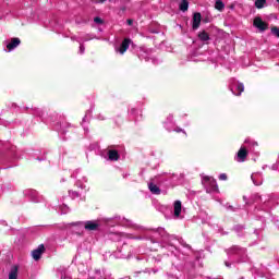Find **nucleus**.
I'll return each mask as SVG.
<instances>
[{
    "mask_svg": "<svg viewBox=\"0 0 279 279\" xmlns=\"http://www.w3.org/2000/svg\"><path fill=\"white\" fill-rule=\"evenodd\" d=\"M245 158H247V149L242 146L235 157L236 162H245Z\"/></svg>",
    "mask_w": 279,
    "mask_h": 279,
    "instance_id": "obj_9",
    "label": "nucleus"
},
{
    "mask_svg": "<svg viewBox=\"0 0 279 279\" xmlns=\"http://www.w3.org/2000/svg\"><path fill=\"white\" fill-rule=\"evenodd\" d=\"M202 183L206 189L207 193H217L219 186H217V181L213 177H203Z\"/></svg>",
    "mask_w": 279,
    "mask_h": 279,
    "instance_id": "obj_2",
    "label": "nucleus"
},
{
    "mask_svg": "<svg viewBox=\"0 0 279 279\" xmlns=\"http://www.w3.org/2000/svg\"><path fill=\"white\" fill-rule=\"evenodd\" d=\"M156 232H158L159 236L163 238V241L166 243H169V241L175 240V235H169V233H167V231L162 228H158Z\"/></svg>",
    "mask_w": 279,
    "mask_h": 279,
    "instance_id": "obj_7",
    "label": "nucleus"
},
{
    "mask_svg": "<svg viewBox=\"0 0 279 279\" xmlns=\"http://www.w3.org/2000/svg\"><path fill=\"white\" fill-rule=\"evenodd\" d=\"M94 23H96V25H104V20L99 16H96L94 19Z\"/></svg>",
    "mask_w": 279,
    "mask_h": 279,
    "instance_id": "obj_24",
    "label": "nucleus"
},
{
    "mask_svg": "<svg viewBox=\"0 0 279 279\" xmlns=\"http://www.w3.org/2000/svg\"><path fill=\"white\" fill-rule=\"evenodd\" d=\"M130 45H132V39L124 38L120 46L114 47L116 53H120V56H123L128 49H130Z\"/></svg>",
    "mask_w": 279,
    "mask_h": 279,
    "instance_id": "obj_4",
    "label": "nucleus"
},
{
    "mask_svg": "<svg viewBox=\"0 0 279 279\" xmlns=\"http://www.w3.org/2000/svg\"><path fill=\"white\" fill-rule=\"evenodd\" d=\"M219 180H222V181L228 180V174H227V173H221V174L219 175Z\"/></svg>",
    "mask_w": 279,
    "mask_h": 279,
    "instance_id": "obj_26",
    "label": "nucleus"
},
{
    "mask_svg": "<svg viewBox=\"0 0 279 279\" xmlns=\"http://www.w3.org/2000/svg\"><path fill=\"white\" fill-rule=\"evenodd\" d=\"M215 8L219 12H223V9L226 8V4H223V1L217 0L216 3H215Z\"/></svg>",
    "mask_w": 279,
    "mask_h": 279,
    "instance_id": "obj_20",
    "label": "nucleus"
},
{
    "mask_svg": "<svg viewBox=\"0 0 279 279\" xmlns=\"http://www.w3.org/2000/svg\"><path fill=\"white\" fill-rule=\"evenodd\" d=\"M24 195L25 197H29L32 202H38V192L35 190H25Z\"/></svg>",
    "mask_w": 279,
    "mask_h": 279,
    "instance_id": "obj_13",
    "label": "nucleus"
},
{
    "mask_svg": "<svg viewBox=\"0 0 279 279\" xmlns=\"http://www.w3.org/2000/svg\"><path fill=\"white\" fill-rule=\"evenodd\" d=\"M199 40H203V43H206L207 40H210V36L206 32H202L198 34Z\"/></svg>",
    "mask_w": 279,
    "mask_h": 279,
    "instance_id": "obj_21",
    "label": "nucleus"
},
{
    "mask_svg": "<svg viewBox=\"0 0 279 279\" xmlns=\"http://www.w3.org/2000/svg\"><path fill=\"white\" fill-rule=\"evenodd\" d=\"M84 51H85V48H84L83 45H81V46H80V53H84Z\"/></svg>",
    "mask_w": 279,
    "mask_h": 279,
    "instance_id": "obj_28",
    "label": "nucleus"
},
{
    "mask_svg": "<svg viewBox=\"0 0 279 279\" xmlns=\"http://www.w3.org/2000/svg\"><path fill=\"white\" fill-rule=\"evenodd\" d=\"M265 5H267V0H255V8H257V10H263Z\"/></svg>",
    "mask_w": 279,
    "mask_h": 279,
    "instance_id": "obj_19",
    "label": "nucleus"
},
{
    "mask_svg": "<svg viewBox=\"0 0 279 279\" xmlns=\"http://www.w3.org/2000/svg\"><path fill=\"white\" fill-rule=\"evenodd\" d=\"M107 0H97V3H106Z\"/></svg>",
    "mask_w": 279,
    "mask_h": 279,
    "instance_id": "obj_32",
    "label": "nucleus"
},
{
    "mask_svg": "<svg viewBox=\"0 0 279 279\" xmlns=\"http://www.w3.org/2000/svg\"><path fill=\"white\" fill-rule=\"evenodd\" d=\"M21 45V39L19 37L11 38L10 40L4 41V46L7 47V51H14L16 47Z\"/></svg>",
    "mask_w": 279,
    "mask_h": 279,
    "instance_id": "obj_5",
    "label": "nucleus"
},
{
    "mask_svg": "<svg viewBox=\"0 0 279 279\" xmlns=\"http://www.w3.org/2000/svg\"><path fill=\"white\" fill-rule=\"evenodd\" d=\"M244 143H250V140H245V142Z\"/></svg>",
    "mask_w": 279,
    "mask_h": 279,
    "instance_id": "obj_35",
    "label": "nucleus"
},
{
    "mask_svg": "<svg viewBox=\"0 0 279 279\" xmlns=\"http://www.w3.org/2000/svg\"><path fill=\"white\" fill-rule=\"evenodd\" d=\"M19 278V266H13L9 272V279H17Z\"/></svg>",
    "mask_w": 279,
    "mask_h": 279,
    "instance_id": "obj_15",
    "label": "nucleus"
},
{
    "mask_svg": "<svg viewBox=\"0 0 279 279\" xmlns=\"http://www.w3.org/2000/svg\"><path fill=\"white\" fill-rule=\"evenodd\" d=\"M131 114H136L137 112H138V110H136V109H131Z\"/></svg>",
    "mask_w": 279,
    "mask_h": 279,
    "instance_id": "obj_29",
    "label": "nucleus"
},
{
    "mask_svg": "<svg viewBox=\"0 0 279 279\" xmlns=\"http://www.w3.org/2000/svg\"><path fill=\"white\" fill-rule=\"evenodd\" d=\"M108 158L109 160H119V151L114 149L108 150Z\"/></svg>",
    "mask_w": 279,
    "mask_h": 279,
    "instance_id": "obj_17",
    "label": "nucleus"
},
{
    "mask_svg": "<svg viewBox=\"0 0 279 279\" xmlns=\"http://www.w3.org/2000/svg\"><path fill=\"white\" fill-rule=\"evenodd\" d=\"M72 197H80V193L77 192L72 193Z\"/></svg>",
    "mask_w": 279,
    "mask_h": 279,
    "instance_id": "obj_30",
    "label": "nucleus"
},
{
    "mask_svg": "<svg viewBox=\"0 0 279 279\" xmlns=\"http://www.w3.org/2000/svg\"><path fill=\"white\" fill-rule=\"evenodd\" d=\"M251 180L255 186H260V184H263V174H260V172L253 173Z\"/></svg>",
    "mask_w": 279,
    "mask_h": 279,
    "instance_id": "obj_12",
    "label": "nucleus"
},
{
    "mask_svg": "<svg viewBox=\"0 0 279 279\" xmlns=\"http://www.w3.org/2000/svg\"><path fill=\"white\" fill-rule=\"evenodd\" d=\"M226 267H230V263L226 262L225 263Z\"/></svg>",
    "mask_w": 279,
    "mask_h": 279,
    "instance_id": "obj_34",
    "label": "nucleus"
},
{
    "mask_svg": "<svg viewBox=\"0 0 279 279\" xmlns=\"http://www.w3.org/2000/svg\"><path fill=\"white\" fill-rule=\"evenodd\" d=\"M271 34H274V36H276L277 38H279V28L276 27V26H274V27L271 28Z\"/></svg>",
    "mask_w": 279,
    "mask_h": 279,
    "instance_id": "obj_25",
    "label": "nucleus"
},
{
    "mask_svg": "<svg viewBox=\"0 0 279 279\" xmlns=\"http://www.w3.org/2000/svg\"><path fill=\"white\" fill-rule=\"evenodd\" d=\"M148 189H149L150 193H153V195H160V187H158V185H156L154 183H149Z\"/></svg>",
    "mask_w": 279,
    "mask_h": 279,
    "instance_id": "obj_16",
    "label": "nucleus"
},
{
    "mask_svg": "<svg viewBox=\"0 0 279 279\" xmlns=\"http://www.w3.org/2000/svg\"><path fill=\"white\" fill-rule=\"evenodd\" d=\"M179 10L186 12L189 10V0H182L179 4Z\"/></svg>",
    "mask_w": 279,
    "mask_h": 279,
    "instance_id": "obj_18",
    "label": "nucleus"
},
{
    "mask_svg": "<svg viewBox=\"0 0 279 279\" xmlns=\"http://www.w3.org/2000/svg\"><path fill=\"white\" fill-rule=\"evenodd\" d=\"M72 232H75L76 234H81L82 230H88V231H96L99 230V222L95 220L86 221L84 223L82 222H72Z\"/></svg>",
    "mask_w": 279,
    "mask_h": 279,
    "instance_id": "obj_1",
    "label": "nucleus"
},
{
    "mask_svg": "<svg viewBox=\"0 0 279 279\" xmlns=\"http://www.w3.org/2000/svg\"><path fill=\"white\" fill-rule=\"evenodd\" d=\"M230 90L231 93H233L236 97L241 96V93H243V90H245V86L243 85V83H240L236 80H232L231 81V85H230Z\"/></svg>",
    "mask_w": 279,
    "mask_h": 279,
    "instance_id": "obj_3",
    "label": "nucleus"
},
{
    "mask_svg": "<svg viewBox=\"0 0 279 279\" xmlns=\"http://www.w3.org/2000/svg\"><path fill=\"white\" fill-rule=\"evenodd\" d=\"M62 134H66V131L64 129H61Z\"/></svg>",
    "mask_w": 279,
    "mask_h": 279,
    "instance_id": "obj_33",
    "label": "nucleus"
},
{
    "mask_svg": "<svg viewBox=\"0 0 279 279\" xmlns=\"http://www.w3.org/2000/svg\"><path fill=\"white\" fill-rule=\"evenodd\" d=\"M254 145H258V143H254Z\"/></svg>",
    "mask_w": 279,
    "mask_h": 279,
    "instance_id": "obj_36",
    "label": "nucleus"
},
{
    "mask_svg": "<svg viewBox=\"0 0 279 279\" xmlns=\"http://www.w3.org/2000/svg\"><path fill=\"white\" fill-rule=\"evenodd\" d=\"M126 23H128V25H132L134 23V21L133 20H128Z\"/></svg>",
    "mask_w": 279,
    "mask_h": 279,
    "instance_id": "obj_31",
    "label": "nucleus"
},
{
    "mask_svg": "<svg viewBox=\"0 0 279 279\" xmlns=\"http://www.w3.org/2000/svg\"><path fill=\"white\" fill-rule=\"evenodd\" d=\"M45 253V245L40 244L36 250L32 252L34 260H40V257Z\"/></svg>",
    "mask_w": 279,
    "mask_h": 279,
    "instance_id": "obj_11",
    "label": "nucleus"
},
{
    "mask_svg": "<svg viewBox=\"0 0 279 279\" xmlns=\"http://www.w3.org/2000/svg\"><path fill=\"white\" fill-rule=\"evenodd\" d=\"M199 25H202V13H194L192 19V28L199 29Z\"/></svg>",
    "mask_w": 279,
    "mask_h": 279,
    "instance_id": "obj_8",
    "label": "nucleus"
},
{
    "mask_svg": "<svg viewBox=\"0 0 279 279\" xmlns=\"http://www.w3.org/2000/svg\"><path fill=\"white\" fill-rule=\"evenodd\" d=\"M254 27L259 29L260 32H266V29L269 27V25L263 21L260 17H255L253 21Z\"/></svg>",
    "mask_w": 279,
    "mask_h": 279,
    "instance_id": "obj_6",
    "label": "nucleus"
},
{
    "mask_svg": "<svg viewBox=\"0 0 279 279\" xmlns=\"http://www.w3.org/2000/svg\"><path fill=\"white\" fill-rule=\"evenodd\" d=\"M174 132H178V133L183 132V134H186V132H184V130H182V129H180V128H177V129L174 130Z\"/></svg>",
    "mask_w": 279,
    "mask_h": 279,
    "instance_id": "obj_27",
    "label": "nucleus"
},
{
    "mask_svg": "<svg viewBox=\"0 0 279 279\" xmlns=\"http://www.w3.org/2000/svg\"><path fill=\"white\" fill-rule=\"evenodd\" d=\"M58 276L60 279H71V271L69 270V267L61 266L58 269Z\"/></svg>",
    "mask_w": 279,
    "mask_h": 279,
    "instance_id": "obj_10",
    "label": "nucleus"
},
{
    "mask_svg": "<svg viewBox=\"0 0 279 279\" xmlns=\"http://www.w3.org/2000/svg\"><path fill=\"white\" fill-rule=\"evenodd\" d=\"M171 123H173V114H169L167 117V121L165 122L166 129L171 131V129L169 128V125H171Z\"/></svg>",
    "mask_w": 279,
    "mask_h": 279,
    "instance_id": "obj_22",
    "label": "nucleus"
},
{
    "mask_svg": "<svg viewBox=\"0 0 279 279\" xmlns=\"http://www.w3.org/2000/svg\"><path fill=\"white\" fill-rule=\"evenodd\" d=\"M173 210H174V217L175 219H179L180 214L182 213V202L175 201L173 203Z\"/></svg>",
    "mask_w": 279,
    "mask_h": 279,
    "instance_id": "obj_14",
    "label": "nucleus"
},
{
    "mask_svg": "<svg viewBox=\"0 0 279 279\" xmlns=\"http://www.w3.org/2000/svg\"><path fill=\"white\" fill-rule=\"evenodd\" d=\"M61 209V215H66V213H69V205H65L63 203V205L60 207Z\"/></svg>",
    "mask_w": 279,
    "mask_h": 279,
    "instance_id": "obj_23",
    "label": "nucleus"
}]
</instances>
